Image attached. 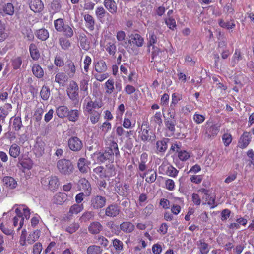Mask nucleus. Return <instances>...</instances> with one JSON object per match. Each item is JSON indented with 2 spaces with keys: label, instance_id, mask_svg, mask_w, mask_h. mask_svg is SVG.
I'll list each match as a JSON object with an SVG mask.
<instances>
[{
  "label": "nucleus",
  "instance_id": "2eb2a0df",
  "mask_svg": "<svg viewBox=\"0 0 254 254\" xmlns=\"http://www.w3.org/2000/svg\"><path fill=\"white\" fill-rule=\"evenodd\" d=\"M250 132L245 131L241 136L238 141V146L241 149L246 148L251 141Z\"/></svg>",
  "mask_w": 254,
  "mask_h": 254
},
{
  "label": "nucleus",
  "instance_id": "b1692460",
  "mask_svg": "<svg viewBox=\"0 0 254 254\" xmlns=\"http://www.w3.org/2000/svg\"><path fill=\"white\" fill-rule=\"evenodd\" d=\"M67 199V195L64 193H58L54 196L53 202L58 204H62Z\"/></svg>",
  "mask_w": 254,
  "mask_h": 254
},
{
  "label": "nucleus",
  "instance_id": "f704fd0d",
  "mask_svg": "<svg viewBox=\"0 0 254 254\" xmlns=\"http://www.w3.org/2000/svg\"><path fill=\"white\" fill-rule=\"evenodd\" d=\"M32 70L33 74L37 78H41L44 75V71L42 68L38 64H33Z\"/></svg>",
  "mask_w": 254,
  "mask_h": 254
},
{
  "label": "nucleus",
  "instance_id": "5fc2aeb1",
  "mask_svg": "<svg viewBox=\"0 0 254 254\" xmlns=\"http://www.w3.org/2000/svg\"><path fill=\"white\" fill-rule=\"evenodd\" d=\"M237 175L238 173L236 171L230 172L227 177L225 179L224 182L226 184H229L232 182L236 180L237 177Z\"/></svg>",
  "mask_w": 254,
  "mask_h": 254
},
{
  "label": "nucleus",
  "instance_id": "052dcab7",
  "mask_svg": "<svg viewBox=\"0 0 254 254\" xmlns=\"http://www.w3.org/2000/svg\"><path fill=\"white\" fill-rule=\"evenodd\" d=\"M63 33L67 38H71L73 36L74 32L72 28L68 25H65L63 28Z\"/></svg>",
  "mask_w": 254,
  "mask_h": 254
},
{
  "label": "nucleus",
  "instance_id": "864d4df0",
  "mask_svg": "<svg viewBox=\"0 0 254 254\" xmlns=\"http://www.w3.org/2000/svg\"><path fill=\"white\" fill-rule=\"evenodd\" d=\"M190 156V153L185 150H181L178 152V157L179 159L182 161L187 160Z\"/></svg>",
  "mask_w": 254,
  "mask_h": 254
},
{
  "label": "nucleus",
  "instance_id": "4d7b16f0",
  "mask_svg": "<svg viewBox=\"0 0 254 254\" xmlns=\"http://www.w3.org/2000/svg\"><path fill=\"white\" fill-rule=\"evenodd\" d=\"M22 126L21 119L19 117H15L13 121V127L16 130H19Z\"/></svg>",
  "mask_w": 254,
  "mask_h": 254
},
{
  "label": "nucleus",
  "instance_id": "412c9836",
  "mask_svg": "<svg viewBox=\"0 0 254 254\" xmlns=\"http://www.w3.org/2000/svg\"><path fill=\"white\" fill-rule=\"evenodd\" d=\"M115 81L113 78H109L104 84L105 94L107 95L112 94L114 91Z\"/></svg>",
  "mask_w": 254,
  "mask_h": 254
},
{
  "label": "nucleus",
  "instance_id": "f8f14e48",
  "mask_svg": "<svg viewBox=\"0 0 254 254\" xmlns=\"http://www.w3.org/2000/svg\"><path fill=\"white\" fill-rule=\"evenodd\" d=\"M168 138H163L161 140L156 141L155 145V152L158 154H163L168 147Z\"/></svg>",
  "mask_w": 254,
  "mask_h": 254
},
{
  "label": "nucleus",
  "instance_id": "a211bd4d",
  "mask_svg": "<svg viewBox=\"0 0 254 254\" xmlns=\"http://www.w3.org/2000/svg\"><path fill=\"white\" fill-rule=\"evenodd\" d=\"M90 163L84 158H80L78 161L77 166L79 171L83 173H87L89 169Z\"/></svg>",
  "mask_w": 254,
  "mask_h": 254
},
{
  "label": "nucleus",
  "instance_id": "603ef678",
  "mask_svg": "<svg viewBox=\"0 0 254 254\" xmlns=\"http://www.w3.org/2000/svg\"><path fill=\"white\" fill-rule=\"evenodd\" d=\"M222 140L225 146H228L232 141V135L228 132L225 133L222 136Z\"/></svg>",
  "mask_w": 254,
  "mask_h": 254
},
{
  "label": "nucleus",
  "instance_id": "6e6d98bb",
  "mask_svg": "<svg viewBox=\"0 0 254 254\" xmlns=\"http://www.w3.org/2000/svg\"><path fill=\"white\" fill-rule=\"evenodd\" d=\"M55 27L58 31H62L64 28V20L62 18H59L54 22Z\"/></svg>",
  "mask_w": 254,
  "mask_h": 254
},
{
  "label": "nucleus",
  "instance_id": "cd10ccee",
  "mask_svg": "<svg viewBox=\"0 0 254 254\" xmlns=\"http://www.w3.org/2000/svg\"><path fill=\"white\" fill-rule=\"evenodd\" d=\"M30 56L34 60H37L40 58V55L39 50L34 44H31L29 46Z\"/></svg>",
  "mask_w": 254,
  "mask_h": 254
},
{
  "label": "nucleus",
  "instance_id": "0eeeda50",
  "mask_svg": "<svg viewBox=\"0 0 254 254\" xmlns=\"http://www.w3.org/2000/svg\"><path fill=\"white\" fill-rule=\"evenodd\" d=\"M101 46L105 48L106 50L110 55H114L116 52L117 48L114 40L109 37L104 40H101Z\"/></svg>",
  "mask_w": 254,
  "mask_h": 254
},
{
  "label": "nucleus",
  "instance_id": "20e7f679",
  "mask_svg": "<svg viewBox=\"0 0 254 254\" xmlns=\"http://www.w3.org/2000/svg\"><path fill=\"white\" fill-rule=\"evenodd\" d=\"M41 183L43 185L47 187L51 190L57 189L59 186V180L57 176H46L41 179Z\"/></svg>",
  "mask_w": 254,
  "mask_h": 254
},
{
  "label": "nucleus",
  "instance_id": "6ab92c4d",
  "mask_svg": "<svg viewBox=\"0 0 254 254\" xmlns=\"http://www.w3.org/2000/svg\"><path fill=\"white\" fill-rule=\"evenodd\" d=\"M103 227L101 223L97 221L91 223L88 227V231L92 234H97L102 230Z\"/></svg>",
  "mask_w": 254,
  "mask_h": 254
},
{
  "label": "nucleus",
  "instance_id": "69168bd1",
  "mask_svg": "<svg viewBox=\"0 0 254 254\" xmlns=\"http://www.w3.org/2000/svg\"><path fill=\"white\" fill-rule=\"evenodd\" d=\"M193 119L196 124H200L204 121L205 117L204 115L199 114L196 112L193 115Z\"/></svg>",
  "mask_w": 254,
  "mask_h": 254
},
{
  "label": "nucleus",
  "instance_id": "c85d7f7f",
  "mask_svg": "<svg viewBox=\"0 0 254 254\" xmlns=\"http://www.w3.org/2000/svg\"><path fill=\"white\" fill-rule=\"evenodd\" d=\"M68 77L67 75L63 72H59L55 76V82H57L60 85L64 86L67 81Z\"/></svg>",
  "mask_w": 254,
  "mask_h": 254
},
{
  "label": "nucleus",
  "instance_id": "bb28decb",
  "mask_svg": "<svg viewBox=\"0 0 254 254\" xmlns=\"http://www.w3.org/2000/svg\"><path fill=\"white\" fill-rule=\"evenodd\" d=\"M84 209V206L82 204H74L72 205L69 208V215L72 216L76 215L81 212Z\"/></svg>",
  "mask_w": 254,
  "mask_h": 254
},
{
  "label": "nucleus",
  "instance_id": "e433bc0d",
  "mask_svg": "<svg viewBox=\"0 0 254 254\" xmlns=\"http://www.w3.org/2000/svg\"><path fill=\"white\" fill-rule=\"evenodd\" d=\"M164 123L166 128L169 131L174 133L175 131L176 121L172 119H165Z\"/></svg>",
  "mask_w": 254,
  "mask_h": 254
},
{
  "label": "nucleus",
  "instance_id": "393cba45",
  "mask_svg": "<svg viewBox=\"0 0 254 254\" xmlns=\"http://www.w3.org/2000/svg\"><path fill=\"white\" fill-rule=\"evenodd\" d=\"M69 110L67 106L63 105L57 108L56 113L57 116L61 118H63L67 116Z\"/></svg>",
  "mask_w": 254,
  "mask_h": 254
},
{
  "label": "nucleus",
  "instance_id": "13d9d810",
  "mask_svg": "<svg viewBox=\"0 0 254 254\" xmlns=\"http://www.w3.org/2000/svg\"><path fill=\"white\" fill-rule=\"evenodd\" d=\"M165 23L168 27L172 30H174L176 26V21L173 17H168L165 19Z\"/></svg>",
  "mask_w": 254,
  "mask_h": 254
},
{
  "label": "nucleus",
  "instance_id": "c9c22d12",
  "mask_svg": "<svg viewBox=\"0 0 254 254\" xmlns=\"http://www.w3.org/2000/svg\"><path fill=\"white\" fill-rule=\"evenodd\" d=\"M9 153L13 158L17 157L20 153V147L16 144H13L10 147Z\"/></svg>",
  "mask_w": 254,
  "mask_h": 254
},
{
  "label": "nucleus",
  "instance_id": "ea45409f",
  "mask_svg": "<svg viewBox=\"0 0 254 254\" xmlns=\"http://www.w3.org/2000/svg\"><path fill=\"white\" fill-rule=\"evenodd\" d=\"M102 252V248L97 245H91L87 250V254H101Z\"/></svg>",
  "mask_w": 254,
  "mask_h": 254
},
{
  "label": "nucleus",
  "instance_id": "bf43d9fd",
  "mask_svg": "<svg viewBox=\"0 0 254 254\" xmlns=\"http://www.w3.org/2000/svg\"><path fill=\"white\" fill-rule=\"evenodd\" d=\"M22 64V59L17 57L12 60V65L15 70L19 69Z\"/></svg>",
  "mask_w": 254,
  "mask_h": 254
},
{
  "label": "nucleus",
  "instance_id": "338daca9",
  "mask_svg": "<svg viewBox=\"0 0 254 254\" xmlns=\"http://www.w3.org/2000/svg\"><path fill=\"white\" fill-rule=\"evenodd\" d=\"M44 111L42 108H38L34 113V119L36 122L39 123L41 121Z\"/></svg>",
  "mask_w": 254,
  "mask_h": 254
},
{
  "label": "nucleus",
  "instance_id": "dca6fc26",
  "mask_svg": "<svg viewBox=\"0 0 254 254\" xmlns=\"http://www.w3.org/2000/svg\"><path fill=\"white\" fill-rule=\"evenodd\" d=\"M78 187L80 190L84 191L86 196H89L91 191V187L90 184L85 178H81L79 180Z\"/></svg>",
  "mask_w": 254,
  "mask_h": 254
},
{
  "label": "nucleus",
  "instance_id": "423d86ee",
  "mask_svg": "<svg viewBox=\"0 0 254 254\" xmlns=\"http://www.w3.org/2000/svg\"><path fill=\"white\" fill-rule=\"evenodd\" d=\"M78 91L79 87L78 84L74 81H70L67 89L69 98L72 101L77 100Z\"/></svg>",
  "mask_w": 254,
  "mask_h": 254
},
{
  "label": "nucleus",
  "instance_id": "473e14b6",
  "mask_svg": "<svg viewBox=\"0 0 254 254\" xmlns=\"http://www.w3.org/2000/svg\"><path fill=\"white\" fill-rule=\"evenodd\" d=\"M65 70L70 77H73L76 72V67L74 63L69 61L65 66Z\"/></svg>",
  "mask_w": 254,
  "mask_h": 254
},
{
  "label": "nucleus",
  "instance_id": "f3484780",
  "mask_svg": "<svg viewBox=\"0 0 254 254\" xmlns=\"http://www.w3.org/2000/svg\"><path fill=\"white\" fill-rule=\"evenodd\" d=\"M29 5L30 9L35 13L41 12L44 8L41 0H29Z\"/></svg>",
  "mask_w": 254,
  "mask_h": 254
},
{
  "label": "nucleus",
  "instance_id": "680f3d73",
  "mask_svg": "<svg viewBox=\"0 0 254 254\" xmlns=\"http://www.w3.org/2000/svg\"><path fill=\"white\" fill-rule=\"evenodd\" d=\"M219 25L221 27L226 28L228 29H232L235 26L234 22L233 20L226 22L221 20L219 22Z\"/></svg>",
  "mask_w": 254,
  "mask_h": 254
},
{
  "label": "nucleus",
  "instance_id": "9b49d317",
  "mask_svg": "<svg viewBox=\"0 0 254 254\" xmlns=\"http://www.w3.org/2000/svg\"><path fill=\"white\" fill-rule=\"evenodd\" d=\"M106 203V198L100 195L94 196L91 199V206L94 209L103 208L105 205Z\"/></svg>",
  "mask_w": 254,
  "mask_h": 254
},
{
  "label": "nucleus",
  "instance_id": "09e8293b",
  "mask_svg": "<svg viewBox=\"0 0 254 254\" xmlns=\"http://www.w3.org/2000/svg\"><path fill=\"white\" fill-rule=\"evenodd\" d=\"M139 137L143 142H146L149 140L150 137L149 130L145 128H141V130L139 131Z\"/></svg>",
  "mask_w": 254,
  "mask_h": 254
},
{
  "label": "nucleus",
  "instance_id": "9d476101",
  "mask_svg": "<svg viewBox=\"0 0 254 254\" xmlns=\"http://www.w3.org/2000/svg\"><path fill=\"white\" fill-rule=\"evenodd\" d=\"M220 127L218 124H213L210 121H207L204 125L206 133L209 136H216L219 131Z\"/></svg>",
  "mask_w": 254,
  "mask_h": 254
},
{
  "label": "nucleus",
  "instance_id": "6e6552de",
  "mask_svg": "<svg viewBox=\"0 0 254 254\" xmlns=\"http://www.w3.org/2000/svg\"><path fill=\"white\" fill-rule=\"evenodd\" d=\"M45 143L40 137H37L33 147V152L37 157H41L44 153Z\"/></svg>",
  "mask_w": 254,
  "mask_h": 254
},
{
  "label": "nucleus",
  "instance_id": "7ed1b4c3",
  "mask_svg": "<svg viewBox=\"0 0 254 254\" xmlns=\"http://www.w3.org/2000/svg\"><path fill=\"white\" fill-rule=\"evenodd\" d=\"M57 168L61 174L64 175H70L74 170L72 162L66 159L59 160L57 163Z\"/></svg>",
  "mask_w": 254,
  "mask_h": 254
},
{
  "label": "nucleus",
  "instance_id": "37998d69",
  "mask_svg": "<svg viewBox=\"0 0 254 254\" xmlns=\"http://www.w3.org/2000/svg\"><path fill=\"white\" fill-rule=\"evenodd\" d=\"M105 172L106 178H109L115 176L116 174V172L114 165L109 164L108 165H106Z\"/></svg>",
  "mask_w": 254,
  "mask_h": 254
},
{
  "label": "nucleus",
  "instance_id": "2f4dec72",
  "mask_svg": "<svg viewBox=\"0 0 254 254\" xmlns=\"http://www.w3.org/2000/svg\"><path fill=\"white\" fill-rule=\"evenodd\" d=\"M14 10L13 5L8 3L3 6L2 8L0 10L1 14H5L9 15H12L14 14Z\"/></svg>",
  "mask_w": 254,
  "mask_h": 254
},
{
  "label": "nucleus",
  "instance_id": "72a5a7b5",
  "mask_svg": "<svg viewBox=\"0 0 254 254\" xmlns=\"http://www.w3.org/2000/svg\"><path fill=\"white\" fill-rule=\"evenodd\" d=\"M90 77L87 74H84L83 75V78L80 83V89L82 91H86L88 88V82L89 81Z\"/></svg>",
  "mask_w": 254,
  "mask_h": 254
},
{
  "label": "nucleus",
  "instance_id": "5701e85b",
  "mask_svg": "<svg viewBox=\"0 0 254 254\" xmlns=\"http://www.w3.org/2000/svg\"><path fill=\"white\" fill-rule=\"evenodd\" d=\"M121 230L126 233L132 232L135 228L134 225L129 221H125L120 226Z\"/></svg>",
  "mask_w": 254,
  "mask_h": 254
},
{
  "label": "nucleus",
  "instance_id": "a18cd8bd",
  "mask_svg": "<svg viewBox=\"0 0 254 254\" xmlns=\"http://www.w3.org/2000/svg\"><path fill=\"white\" fill-rule=\"evenodd\" d=\"M40 231L39 230H36L34 231L32 233L30 234L27 240V242L32 244L34 242H35L40 237Z\"/></svg>",
  "mask_w": 254,
  "mask_h": 254
},
{
  "label": "nucleus",
  "instance_id": "79ce46f5",
  "mask_svg": "<svg viewBox=\"0 0 254 254\" xmlns=\"http://www.w3.org/2000/svg\"><path fill=\"white\" fill-rule=\"evenodd\" d=\"M59 44L62 49L66 50H68L71 46V43L67 39L61 37L59 39Z\"/></svg>",
  "mask_w": 254,
  "mask_h": 254
},
{
  "label": "nucleus",
  "instance_id": "ddd939ff",
  "mask_svg": "<svg viewBox=\"0 0 254 254\" xmlns=\"http://www.w3.org/2000/svg\"><path fill=\"white\" fill-rule=\"evenodd\" d=\"M120 207L116 204H110L105 209L106 216L111 218L117 217L120 214Z\"/></svg>",
  "mask_w": 254,
  "mask_h": 254
},
{
  "label": "nucleus",
  "instance_id": "c03bdc74",
  "mask_svg": "<svg viewBox=\"0 0 254 254\" xmlns=\"http://www.w3.org/2000/svg\"><path fill=\"white\" fill-rule=\"evenodd\" d=\"M131 41L133 44L137 47H141L143 45L144 39L140 35L135 34L131 38Z\"/></svg>",
  "mask_w": 254,
  "mask_h": 254
},
{
  "label": "nucleus",
  "instance_id": "3c124183",
  "mask_svg": "<svg viewBox=\"0 0 254 254\" xmlns=\"http://www.w3.org/2000/svg\"><path fill=\"white\" fill-rule=\"evenodd\" d=\"M8 36L7 31L5 30L4 24L0 23V42L3 41Z\"/></svg>",
  "mask_w": 254,
  "mask_h": 254
},
{
  "label": "nucleus",
  "instance_id": "aec40b11",
  "mask_svg": "<svg viewBox=\"0 0 254 254\" xmlns=\"http://www.w3.org/2000/svg\"><path fill=\"white\" fill-rule=\"evenodd\" d=\"M3 182L6 187L10 189H15L17 186V181L11 177H4L3 179Z\"/></svg>",
  "mask_w": 254,
  "mask_h": 254
},
{
  "label": "nucleus",
  "instance_id": "4468645a",
  "mask_svg": "<svg viewBox=\"0 0 254 254\" xmlns=\"http://www.w3.org/2000/svg\"><path fill=\"white\" fill-rule=\"evenodd\" d=\"M68 145L69 148L73 151H77L82 147V141L77 137L70 138L68 141Z\"/></svg>",
  "mask_w": 254,
  "mask_h": 254
},
{
  "label": "nucleus",
  "instance_id": "8fccbe9b",
  "mask_svg": "<svg viewBox=\"0 0 254 254\" xmlns=\"http://www.w3.org/2000/svg\"><path fill=\"white\" fill-rule=\"evenodd\" d=\"M21 166L25 169L30 170L32 168L33 163L30 158H25L20 163Z\"/></svg>",
  "mask_w": 254,
  "mask_h": 254
},
{
  "label": "nucleus",
  "instance_id": "39448f33",
  "mask_svg": "<svg viewBox=\"0 0 254 254\" xmlns=\"http://www.w3.org/2000/svg\"><path fill=\"white\" fill-rule=\"evenodd\" d=\"M159 172L162 174H166L172 177H175L178 173V171L173 166L166 163H163L159 167Z\"/></svg>",
  "mask_w": 254,
  "mask_h": 254
},
{
  "label": "nucleus",
  "instance_id": "de8ad7c7",
  "mask_svg": "<svg viewBox=\"0 0 254 254\" xmlns=\"http://www.w3.org/2000/svg\"><path fill=\"white\" fill-rule=\"evenodd\" d=\"M50 95V88L46 86H43L40 91V96L44 100H47Z\"/></svg>",
  "mask_w": 254,
  "mask_h": 254
},
{
  "label": "nucleus",
  "instance_id": "f257e3e1",
  "mask_svg": "<svg viewBox=\"0 0 254 254\" xmlns=\"http://www.w3.org/2000/svg\"><path fill=\"white\" fill-rule=\"evenodd\" d=\"M13 209H15L16 215L13 218V226L18 227L17 230H19L24 224V220H28L30 218V209L23 204H15Z\"/></svg>",
  "mask_w": 254,
  "mask_h": 254
},
{
  "label": "nucleus",
  "instance_id": "c756f323",
  "mask_svg": "<svg viewBox=\"0 0 254 254\" xmlns=\"http://www.w3.org/2000/svg\"><path fill=\"white\" fill-rule=\"evenodd\" d=\"M104 5L112 14L117 10V6L114 0H104Z\"/></svg>",
  "mask_w": 254,
  "mask_h": 254
},
{
  "label": "nucleus",
  "instance_id": "7c9ffc66",
  "mask_svg": "<svg viewBox=\"0 0 254 254\" xmlns=\"http://www.w3.org/2000/svg\"><path fill=\"white\" fill-rule=\"evenodd\" d=\"M197 245L201 254H207L209 251V245L204 240H200L197 242Z\"/></svg>",
  "mask_w": 254,
  "mask_h": 254
},
{
  "label": "nucleus",
  "instance_id": "e2e57ef3",
  "mask_svg": "<svg viewBox=\"0 0 254 254\" xmlns=\"http://www.w3.org/2000/svg\"><path fill=\"white\" fill-rule=\"evenodd\" d=\"M94 173L97 174L101 178H106L105 170L102 166H98L93 169Z\"/></svg>",
  "mask_w": 254,
  "mask_h": 254
},
{
  "label": "nucleus",
  "instance_id": "1a4fd4ad",
  "mask_svg": "<svg viewBox=\"0 0 254 254\" xmlns=\"http://www.w3.org/2000/svg\"><path fill=\"white\" fill-rule=\"evenodd\" d=\"M148 47H150L152 46L153 50L152 52V58H155L157 55H159V54H161L162 52L158 49L157 48L154 46V44L157 42V37L152 31H150L148 35Z\"/></svg>",
  "mask_w": 254,
  "mask_h": 254
},
{
  "label": "nucleus",
  "instance_id": "49530a36",
  "mask_svg": "<svg viewBox=\"0 0 254 254\" xmlns=\"http://www.w3.org/2000/svg\"><path fill=\"white\" fill-rule=\"evenodd\" d=\"M89 114H90V120L93 124H95L99 122L101 116V113L100 112L95 111Z\"/></svg>",
  "mask_w": 254,
  "mask_h": 254
},
{
  "label": "nucleus",
  "instance_id": "4be33fe9",
  "mask_svg": "<svg viewBox=\"0 0 254 254\" xmlns=\"http://www.w3.org/2000/svg\"><path fill=\"white\" fill-rule=\"evenodd\" d=\"M93 106L92 100L89 98H86L83 105V110L85 114H89L95 111Z\"/></svg>",
  "mask_w": 254,
  "mask_h": 254
},
{
  "label": "nucleus",
  "instance_id": "f03ea898",
  "mask_svg": "<svg viewBox=\"0 0 254 254\" xmlns=\"http://www.w3.org/2000/svg\"><path fill=\"white\" fill-rule=\"evenodd\" d=\"M94 155L96 156L98 163H102L108 160L109 163H112L114 160V155L117 157L119 155L118 144L115 142H112L105 152H98Z\"/></svg>",
  "mask_w": 254,
  "mask_h": 254
},
{
  "label": "nucleus",
  "instance_id": "0e129e2a",
  "mask_svg": "<svg viewBox=\"0 0 254 254\" xmlns=\"http://www.w3.org/2000/svg\"><path fill=\"white\" fill-rule=\"evenodd\" d=\"M123 125L125 128L129 129L135 126V122L132 124L130 120L127 117V115L126 114L124 118Z\"/></svg>",
  "mask_w": 254,
  "mask_h": 254
},
{
  "label": "nucleus",
  "instance_id": "774afa93",
  "mask_svg": "<svg viewBox=\"0 0 254 254\" xmlns=\"http://www.w3.org/2000/svg\"><path fill=\"white\" fill-rule=\"evenodd\" d=\"M113 246L116 250L122 251L123 249V243L119 239H115L112 242Z\"/></svg>",
  "mask_w": 254,
  "mask_h": 254
},
{
  "label": "nucleus",
  "instance_id": "58836bf2",
  "mask_svg": "<svg viewBox=\"0 0 254 254\" xmlns=\"http://www.w3.org/2000/svg\"><path fill=\"white\" fill-rule=\"evenodd\" d=\"M202 199H205V202H203V204H207L211 209L214 208L217 205L215 203V197L210 195L209 194L205 197L202 196Z\"/></svg>",
  "mask_w": 254,
  "mask_h": 254
},
{
  "label": "nucleus",
  "instance_id": "a19ab883",
  "mask_svg": "<svg viewBox=\"0 0 254 254\" xmlns=\"http://www.w3.org/2000/svg\"><path fill=\"white\" fill-rule=\"evenodd\" d=\"M36 35L37 37L42 41L47 39L49 36L48 31L45 29H41L38 30Z\"/></svg>",
  "mask_w": 254,
  "mask_h": 254
},
{
  "label": "nucleus",
  "instance_id": "a878e982",
  "mask_svg": "<svg viewBox=\"0 0 254 254\" xmlns=\"http://www.w3.org/2000/svg\"><path fill=\"white\" fill-rule=\"evenodd\" d=\"M81 112L79 110L73 109L68 111L67 117L70 121H77L80 116Z\"/></svg>",
  "mask_w": 254,
  "mask_h": 254
},
{
  "label": "nucleus",
  "instance_id": "4c0bfd02",
  "mask_svg": "<svg viewBox=\"0 0 254 254\" xmlns=\"http://www.w3.org/2000/svg\"><path fill=\"white\" fill-rule=\"evenodd\" d=\"M107 69L106 63L102 60L98 61L95 64V70L98 73L105 72Z\"/></svg>",
  "mask_w": 254,
  "mask_h": 254
}]
</instances>
